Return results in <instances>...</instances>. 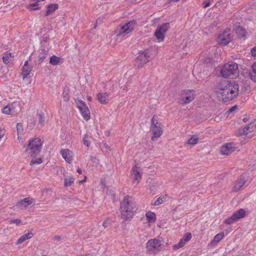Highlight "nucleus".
<instances>
[{"label":"nucleus","instance_id":"obj_44","mask_svg":"<svg viewBox=\"0 0 256 256\" xmlns=\"http://www.w3.org/2000/svg\"><path fill=\"white\" fill-rule=\"evenodd\" d=\"M20 219L11 220H10V224H16V225H19L21 222Z\"/></svg>","mask_w":256,"mask_h":256},{"label":"nucleus","instance_id":"obj_28","mask_svg":"<svg viewBox=\"0 0 256 256\" xmlns=\"http://www.w3.org/2000/svg\"><path fill=\"white\" fill-rule=\"evenodd\" d=\"M170 27V23L169 22H164L162 24L160 25H159L156 29H158V30H160L161 32H162L163 33H164L166 34V32L168 30Z\"/></svg>","mask_w":256,"mask_h":256},{"label":"nucleus","instance_id":"obj_29","mask_svg":"<svg viewBox=\"0 0 256 256\" xmlns=\"http://www.w3.org/2000/svg\"><path fill=\"white\" fill-rule=\"evenodd\" d=\"M154 36L158 40H160V41H163L164 38L165 34L163 33L162 32L156 29L154 34Z\"/></svg>","mask_w":256,"mask_h":256},{"label":"nucleus","instance_id":"obj_51","mask_svg":"<svg viewBox=\"0 0 256 256\" xmlns=\"http://www.w3.org/2000/svg\"><path fill=\"white\" fill-rule=\"evenodd\" d=\"M48 37L45 35H44L43 37H42V40L45 42H46L47 41V40L48 39Z\"/></svg>","mask_w":256,"mask_h":256},{"label":"nucleus","instance_id":"obj_46","mask_svg":"<svg viewBox=\"0 0 256 256\" xmlns=\"http://www.w3.org/2000/svg\"><path fill=\"white\" fill-rule=\"evenodd\" d=\"M251 54L253 56H256V46L253 48L251 50Z\"/></svg>","mask_w":256,"mask_h":256},{"label":"nucleus","instance_id":"obj_53","mask_svg":"<svg viewBox=\"0 0 256 256\" xmlns=\"http://www.w3.org/2000/svg\"><path fill=\"white\" fill-rule=\"evenodd\" d=\"M86 177L85 176L84 180H81L79 182L80 184H82V183L86 181Z\"/></svg>","mask_w":256,"mask_h":256},{"label":"nucleus","instance_id":"obj_26","mask_svg":"<svg viewBox=\"0 0 256 256\" xmlns=\"http://www.w3.org/2000/svg\"><path fill=\"white\" fill-rule=\"evenodd\" d=\"M132 170V176L134 177V180L136 181V183L138 184L141 178L140 172L137 170V168L136 167H133Z\"/></svg>","mask_w":256,"mask_h":256},{"label":"nucleus","instance_id":"obj_33","mask_svg":"<svg viewBox=\"0 0 256 256\" xmlns=\"http://www.w3.org/2000/svg\"><path fill=\"white\" fill-rule=\"evenodd\" d=\"M75 102L77 105V107L79 110L82 109L83 108L86 106L85 102L79 99H75Z\"/></svg>","mask_w":256,"mask_h":256},{"label":"nucleus","instance_id":"obj_20","mask_svg":"<svg viewBox=\"0 0 256 256\" xmlns=\"http://www.w3.org/2000/svg\"><path fill=\"white\" fill-rule=\"evenodd\" d=\"M236 34L238 37L241 39L244 38L246 36V32L244 28L238 26L236 27Z\"/></svg>","mask_w":256,"mask_h":256},{"label":"nucleus","instance_id":"obj_56","mask_svg":"<svg viewBox=\"0 0 256 256\" xmlns=\"http://www.w3.org/2000/svg\"><path fill=\"white\" fill-rule=\"evenodd\" d=\"M242 120L244 122H246L248 120L247 118H243Z\"/></svg>","mask_w":256,"mask_h":256},{"label":"nucleus","instance_id":"obj_58","mask_svg":"<svg viewBox=\"0 0 256 256\" xmlns=\"http://www.w3.org/2000/svg\"><path fill=\"white\" fill-rule=\"evenodd\" d=\"M92 100V98L90 96L88 97V100L90 101Z\"/></svg>","mask_w":256,"mask_h":256},{"label":"nucleus","instance_id":"obj_3","mask_svg":"<svg viewBox=\"0 0 256 256\" xmlns=\"http://www.w3.org/2000/svg\"><path fill=\"white\" fill-rule=\"evenodd\" d=\"M42 141L38 138L30 139L27 145L25 152L28 153L32 157L38 156L42 148Z\"/></svg>","mask_w":256,"mask_h":256},{"label":"nucleus","instance_id":"obj_13","mask_svg":"<svg viewBox=\"0 0 256 256\" xmlns=\"http://www.w3.org/2000/svg\"><path fill=\"white\" fill-rule=\"evenodd\" d=\"M234 145V143L228 142L222 146L220 148L222 154L228 156L232 154L236 150V148Z\"/></svg>","mask_w":256,"mask_h":256},{"label":"nucleus","instance_id":"obj_39","mask_svg":"<svg viewBox=\"0 0 256 256\" xmlns=\"http://www.w3.org/2000/svg\"><path fill=\"white\" fill-rule=\"evenodd\" d=\"M166 198L164 196L162 198H158L156 199V200L154 202V206H158L159 204H162L165 201Z\"/></svg>","mask_w":256,"mask_h":256},{"label":"nucleus","instance_id":"obj_12","mask_svg":"<svg viewBox=\"0 0 256 256\" xmlns=\"http://www.w3.org/2000/svg\"><path fill=\"white\" fill-rule=\"evenodd\" d=\"M248 178L246 174H243L240 176L239 178L236 181L234 185L232 187V190L234 192L238 191L247 182Z\"/></svg>","mask_w":256,"mask_h":256},{"label":"nucleus","instance_id":"obj_6","mask_svg":"<svg viewBox=\"0 0 256 256\" xmlns=\"http://www.w3.org/2000/svg\"><path fill=\"white\" fill-rule=\"evenodd\" d=\"M136 21L135 20H130L124 24L120 26L115 30L114 33L118 37H124L130 34L134 30V27L136 24Z\"/></svg>","mask_w":256,"mask_h":256},{"label":"nucleus","instance_id":"obj_24","mask_svg":"<svg viewBox=\"0 0 256 256\" xmlns=\"http://www.w3.org/2000/svg\"><path fill=\"white\" fill-rule=\"evenodd\" d=\"M83 118L86 120H88L90 118V112L88 106L83 108L80 110Z\"/></svg>","mask_w":256,"mask_h":256},{"label":"nucleus","instance_id":"obj_23","mask_svg":"<svg viewBox=\"0 0 256 256\" xmlns=\"http://www.w3.org/2000/svg\"><path fill=\"white\" fill-rule=\"evenodd\" d=\"M48 54V50L42 48L40 50V54L38 56V63L40 64L42 62L45 58H46Z\"/></svg>","mask_w":256,"mask_h":256},{"label":"nucleus","instance_id":"obj_22","mask_svg":"<svg viewBox=\"0 0 256 256\" xmlns=\"http://www.w3.org/2000/svg\"><path fill=\"white\" fill-rule=\"evenodd\" d=\"M33 236L34 234L32 232H28V233L22 235L18 239L16 244H22L26 240L30 238Z\"/></svg>","mask_w":256,"mask_h":256},{"label":"nucleus","instance_id":"obj_15","mask_svg":"<svg viewBox=\"0 0 256 256\" xmlns=\"http://www.w3.org/2000/svg\"><path fill=\"white\" fill-rule=\"evenodd\" d=\"M34 202V199L30 197L26 198L19 200L16 204V206L19 208H26Z\"/></svg>","mask_w":256,"mask_h":256},{"label":"nucleus","instance_id":"obj_2","mask_svg":"<svg viewBox=\"0 0 256 256\" xmlns=\"http://www.w3.org/2000/svg\"><path fill=\"white\" fill-rule=\"evenodd\" d=\"M120 210L121 218L125 220H130L138 208L132 198L126 195L120 202Z\"/></svg>","mask_w":256,"mask_h":256},{"label":"nucleus","instance_id":"obj_27","mask_svg":"<svg viewBox=\"0 0 256 256\" xmlns=\"http://www.w3.org/2000/svg\"><path fill=\"white\" fill-rule=\"evenodd\" d=\"M147 220L149 222H154L156 220V214L152 212H148L146 214Z\"/></svg>","mask_w":256,"mask_h":256},{"label":"nucleus","instance_id":"obj_8","mask_svg":"<svg viewBox=\"0 0 256 256\" xmlns=\"http://www.w3.org/2000/svg\"><path fill=\"white\" fill-rule=\"evenodd\" d=\"M232 36L230 30H225L217 37V42L222 46L228 45L232 40Z\"/></svg>","mask_w":256,"mask_h":256},{"label":"nucleus","instance_id":"obj_9","mask_svg":"<svg viewBox=\"0 0 256 256\" xmlns=\"http://www.w3.org/2000/svg\"><path fill=\"white\" fill-rule=\"evenodd\" d=\"M194 90H184L180 98V103L184 105L190 102L194 98Z\"/></svg>","mask_w":256,"mask_h":256},{"label":"nucleus","instance_id":"obj_42","mask_svg":"<svg viewBox=\"0 0 256 256\" xmlns=\"http://www.w3.org/2000/svg\"><path fill=\"white\" fill-rule=\"evenodd\" d=\"M83 142L84 144L87 147H88L90 146V143L88 140V138L86 134H85L84 137L83 138Z\"/></svg>","mask_w":256,"mask_h":256},{"label":"nucleus","instance_id":"obj_11","mask_svg":"<svg viewBox=\"0 0 256 256\" xmlns=\"http://www.w3.org/2000/svg\"><path fill=\"white\" fill-rule=\"evenodd\" d=\"M150 56L148 50L140 52L136 60V64L138 68L142 67L149 61L148 58Z\"/></svg>","mask_w":256,"mask_h":256},{"label":"nucleus","instance_id":"obj_45","mask_svg":"<svg viewBox=\"0 0 256 256\" xmlns=\"http://www.w3.org/2000/svg\"><path fill=\"white\" fill-rule=\"evenodd\" d=\"M237 108H238L237 106H234L230 108H229L227 110L226 113H228V114L232 113V112H234Z\"/></svg>","mask_w":256,"mask_h":256},{"label":"nucleus","instance_id":"obj_57","mask_svg":"<svg viewBox=\"0 0 256 256\" xmlns=\"http://www.w3.org/2000/svg\"><path fill=\"white\" fill-rule=\"evenodd\" d=\"M72 200V198H66H66L65 199V200H70H70ZM72 200H74V198H72Z\"/></svg>","mask_w":256,"mask_h":256},{"label":"nucleus","instance_id":"obj_14","mask_svg":"<svg viewBox=\"0 0 256 256\" xmlns=\"http://www.w3.org/2000/svg\"><path fill=\"white\" fill-rule=\"evenodd\" d=\"M191 233L190 232H186L181 238L178 244H176L173 246V249L174 250H176L180 248L183 247L186 244V242L189 241L191 239Z\"/></svg>","mask_w":256,"mask_h":256},{"label":"nucleus","instance_id":"obj_18","mask_svg":"<svg viewBox=\"0 0 256 256\" xmlns=\"http://www.w3.org/2000/svg\"><path fill=\"white\" fill-rule=\"evenodd\" d=\"M64 62V59L55 55L50 58V64L52 66H57L62 64Z\"/></svg>","mask_w":256,"mask_h":256},{"label":"nucleus","instance_id":"obj_4","mask_svg":"<svg viewBox=\"0 0 256 256\" xmlns=\"http://www.w3.org/2000/svg\"><path fill=\"white\" fill-rule=\"evenodd\" d=\"M220 74L222 77L225 78L236 76L238 74V64L234 62H229L223 66Z\"/></svg>","mask_w":256,"mask_h":256},{"label":"nucleus","instance_id":"obj_43","mask_svg":"<svg viewBox=\"0 0 256 256\" xmlns=\"http://www.w3.org/2000/svg\"><path fill=\"white\" fill-rule=\"evenodd\" d=\"M62 96L64 98V100L66 102H67L69 100V96H68V92L66 90H64L62 93Z\"/></svg>","mask_w":256,"mask_h":256},{"label":"nucleus","instance_id":"obj_60","mask_svg":"<svg viewBox=\"0 0 256 256\" xmlns=\"http://www.w3.org/2000/svg\"><path fill=\"white\" fill-rule=\"evenodd\" d=\"M172 1H174V2H178L180 0H172Z\"/></svg>","mask_w":256,"mask_h":256},{"label":"nucleus","instance_id":"obj_5","mask_svg":"<svg viewBox=\"0 0 256 256\" xmlns=\"http://www.w3.org/2000/svg\"><path fill=\"white\" fill-rule=\"evenodd\" d=\"M162 242L160 238H154L148 240L146 244V253L150 255H155L160 251Z\"/></svg>","mask_w":256,"mask_h":256},{"label":"nucleus","instance_id":"obj_7","mask_svg":"<svg viewBox=\"0 0 256 256\" xmlns=\"http://www.w3.org/2000/svg\"><path fill=\"white\" fill-rule=\"evenodd\" d=\"M150 130L153 134V136L152 137V140H155L156 138L160 137L162 134L161 124L158 122L156 116H153L151 120Z\"/></svg>","mask_w":256,"mask_h":256},{"label":"nucleus","instance_id":"obj_50","mask_svg":"<svg viewBox=\"0 0 256 256\" xmlns=\"http://www.w3.org/2000/svg\"><path fill=\"white\" fill-rule=\"evenodd\" d=\"M62 239V238L60 236H56L53 238V240H54L59 241Z\"/></svg>","mask_w":256,"mask_h":256},{"label":"nucleus","instance_id":"obj_32","mask_svg":"<svg viewBox=\"0 0 256 256\" xmlns=\"http://www.w3.org/2000/svg\"><path fill=\"white\" fill-rule=\"evenodd\" d=\"M38 121V124L42 125L44 121V116L43 113H37L36 118Z\"/></svg>","mask_w":256,"mask_h":256},{"label":"nucleus","instance_id":"obj_41","mask_svg":"<svg viewBox=\"0 0 256 256\" xmlns=\"http://www.w3.org/2000/svg\"><path fill=\"white\" fill-rule=\"evenodd\" d=\"M16 128L18 131V135L22 134L23 132V128L22 124L20 123H18L16 125Z\"/></svg>","mask_w":256,"mask_h":256},{"label":"nucleus","instance_id":"obj_21","mask_svg":"<svg viewBox=\"0 0 256 256\" xmlns=\"http://www.w3.org/2000/svg\"><path fill=\"white\" fill-rule=\"evenodd\" d=\"M109 94L108 92L98 93L97 94V100L102 104H106L107 103L108 97Z\"/></svg>","mask_w":256,"mask_h":256},{"label":"nucleus","instance_id":"obj_52","mask_svg":"<svg viewBox=\"0 0 256 256\" xmlns=\"http://www.w3.org/2000/svg\"><path fill=\"white\" fill-rule=\"evenodd\" d=\"M103 146L107 149H110V146L106 143L104 144Z\"/></svg>","mask_w":256,"mask_h":256},{"label":"nucleus","instance_id":"obj_49","mask_svg":"<svg viewBox=\"0 0 256 256\" xmlns=\"http://www.w3.org/2000/svg\"><path fill=\"white\" fill-rule=\"evenodd\" d=\"M100 23H101V20H100V18L97 19L96 20V24H94V28L96 29L98 24H100Z\"/></svg>","mask_w":256,"mask_h":256},{"label":"nucleus","instance_id":"obj_1","mask_svg":"<svg viewBox=\"0 0 256 256\" xmlns=\"http://www.w3.org/2000/svg\"><path fill=\"white\" fill-rule=\"evenodd\" d=\"M214 90L218 96L223 102H226L238 96L239 86L234 80H224L218 83Z\"/></svg>","mask_w":256,"mask_h":256},{"label":"nucleus","instance_id":"obj_54","mask_svg":"<svg viewBox=\"0 0 256 256\" xmlns=\"http://www.w3.org/2000/svg\"><path fill=\"white\" fill-rule=\"evenodd\" d=\"M77 172L79 174H82V170L80 168H78L77 169Z\"/></svg>","mask_w":256,"mask_h":256},{"label":"nucleus","instance_id":"obj_38","mask_svg":"<svg viewBox=\"0 0 256 256\" xmlns=\"http://www.w3.org/2000/svg\"><path fill=\"white\" fill-rule=\"evenodd\" d=\"M38 2H36L34 4H30L28 6V8L31 10H40V7L38 6Z\"/></svg>","mask_w":256,"mask_h":256},{"label":"nucleus","instance_id":"obj_25","mask_svg":"<svg viewBox=\"0 0 256 256\" xmlns=\"http://www.w3.org/2000/svg\"><path fill=\"white\" fill-rule=\"evenodd\" d=\"M252 124V123H250L248 125L244 127L240 128L238 130V135L242 136L247 134L249 132H250V126Z\"/></svg>","mask_w":256,"mask_h":256},{"label":"nucleus","instance_id":"obj_47","mask_svg":"<svg viewBox=\"0 0 256 256\" xmlns=\"http://www.w3.org/2000/svg\"><path fill=\"white\" fill-rule=\"evenodd\" d=\"M110 224V222H109V220H108V219H107V220H105L104 222H103V224H102V226H103L104 228H106V227L108 226V224Z\"/></svg>","mask_w":256,"mask_h":256},{"label":"nucleus","instance_id":"obj_48","mask_svg":"<svg viewBox=\"0 0 256 256\" xmlns=\"http://www.w3.org/2000/svg\"><path fill=\"white\" fill-rule=\"evenodd\" d=\"M203 6L204 8H206L210 6V2L208 1H204L203 2Z\"/></svg>","mask_w":256,"mask_h":256},{"label":"nucleus","instance_id":"obj_10","mask_svg":"<svg viewBox=\"0 0 256 256\" xmlns=\"http://www.w3.org/2000/svg\"><path fill=\"white\" fill-rule=\"evenodd\" d=\"M245 216L246 210L243 208H240L236 210L230 218L226 219L224 223L230 225L238 220L244 218Z\"/></svg>","mask_w":256,"mask_h":256},{"label":"nucleus","instance_id":"obj_37","mask_svg":"<svg viewBox=\"0 0 256 256\" xmlns=\"http://www.w3.org/2000/svg\"><path fill=\"white\" fill-rule=\"evenodd\" d=\"M224 236V232H221L216 235L214 238V240L216 242H218Z\"/></svg>","mask_w":256,"mask_h":256},{"label":"nucleus","instance_id":"obj_16","mask_svg":"<svg viewBox=\"0 0 256 256\" xmlns=\"http://www.w3.org/2000/svg\"><path fill=\"white\" fill-rule=\"evenodd\" d=\"M60 154L66 161L70 164L72 162V156L70 155V151L68 149H63L60 150Z\"/></svg>","mask_w":256,"mask_h":256},{"label":"nucleus","instance_id":"obj_36","mask_svg":"<svg viewBox=\"0 0 256 256\" xmlns=\"http://www.w3.org/2000/svg\"><path fill=\"white\" fill-rule=\"evenodd\" d=\"M198 138L197 136H193L188 140V144H190L194 145L198 142Z\"/></svg>","mask_w":256,"mask_h":256},{"label":"nucleus","instance_id":"obj_17","mask_svg":"<svg viewBox=\"0 0 256 256\" xmlns=\"http://www.w3.org/2000/svg\"><path fill=\"white\" fill-rule=\"evenodd\" d=\"M32 70V66L28 65V62L26 61L22 68V75L23 76V79L26 78L30 74Z\"/></svg>","mask_w":256,"mask_h":256},{"label":"nucleus","instance_id":"obj_30","mask_svg":"<svg viewBox=\"0 0 256 256\" xmlns=\"http://www.w3.org/2000/svg\"><path fill=\"white\" fill-rule=\"evenodd\" d=\"M12 57V54L8 52H6L2 57L3 62L6 64L10 63L11 60L10 58Z\"/></svg>","mask_w":256,"mask_h":256},{"label":"nucleus","instance_id":"obj_19","mask_svg":"<svg viewBox=\"0 0 256 256\" xmlns=\"http://www.w3.org/2000/svg\"><path fill=\"white\" fill-rule=\"evenodd\" d=\"M58 8L57 4H50L46 6V10L45 15L48 16L55 12Z\"/></svg>","mask_w":256,"mask_h":256},{"label":"nucleus","instance_id":"obj_40","mask_svg":"<svg viewBox=\"0 0 256 256\" xmlns=\"http://www.w3.org/2000/svg\"><path fill=\"white\" fill-rule=\"evenodd\" d=\"M42 162V159L41 158H38L36 160H32L30 161V165L38 164H41Z\"/></svg>","mask_w":256,"mask_h":256},{"label":"nucleus","instance_id":"obj_55","mask_svg":"<svg viewBox=\"0 0 256 256\" xmlns=\"http://www.w3.org/2000/svg\"><path fill=\"white\" fill-rule=\"evenodd\" d=\"M36 124V120L34 122H30V126H34Z\"/></svg>","mask_w":256,"mask_h":256},{"label":"nucleus","instance_id":"obj_59","mask_svg":"<svg viewBox=\"0 0 256 256\" xmlns=\"http://www.w3.org/2000/svg\"><path fill=\"white\" fill-rule=\"evenodd\" d=\"M3 134H0V139L3 136Z\"/></svg>","mask_w":256,"mask_h":256},{"label":"nucleus","instance_id":"obj_34","mask_svg":"<svg viewBox=\"0 0 256 256\" xmlns=\"http://www.w3.org/2000/svg\"><path fill=\"white\" fill-rule=\"evenodd\" d=\"M251 78L256 81V62L252 66V72L250 73Z\"/></svg>","mask_w":256,"mask_h":256},{"label":"nucleus","instance_id":"obj_31","mask_svg":"<svg viewBox=\"0 0 256 256\" xmlns=\"http://www.w3.org/2000/svg\"><path fill=\"white\" fill-rule=\"evenodd\" d=\"M2 110V113L8 114H12L14 112V108H10L8 105L4 108Z\"/></svg>","mask_w":256,"mask_h":256},{"label":"nucleus","instance_id":"obj_35","mask_svg":"<svg viewBox=\"0 0 256 256\" xmlns=\"http://www.w3.org/2000/svg\"><path fill=\"white\" fill-rule=\"evenodd\" d=\"M74 182V178L72 177H68L64 178V186L67 187L70 186Z\"/></svg>","mask_w":256,"mask_h":256}]
</instances>
